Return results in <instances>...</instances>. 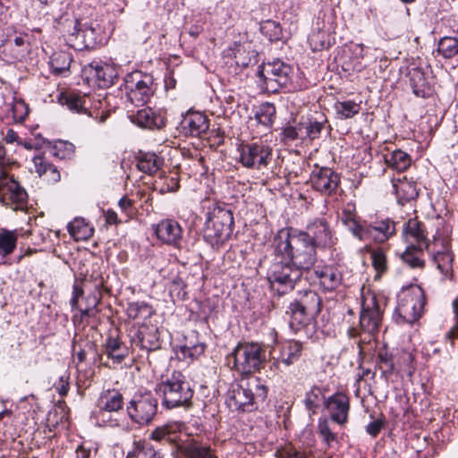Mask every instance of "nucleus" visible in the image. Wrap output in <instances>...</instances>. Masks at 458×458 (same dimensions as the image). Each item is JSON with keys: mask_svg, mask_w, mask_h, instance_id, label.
I'll return each instance as SVG.
<instances>
[{"mask_svg": "<svg viewBox=\"0 0 458 458\" xmlns=\"http://www.w3.org/2000/svg\"><path fill=\"white\" fill-rule=\"evenodd\" d=\"M410 85L412 92L417 97L426 98L428 93V86L424 72L421 69L413 67L409 70Z\"/></svg>", "mask_w": 458, "mask_h": 458, "instance_id": "obj_37", "label": "nucleus"}, {"mask_svg": "<svg viewBox=\"0 0 458 458\" xmlns=\"http://www.w3.org/2000/svg\"><path fill=\"white\" fill-rule=\"evenodd\" d=\"M74 151V146L67 141L59 140L55 143L52 148V154L58 158H66L70 157Z\"/></svg>", "mask_w": 458, "mask_h": 458, "instance_id": "obj_54", "label": "nucleus"}, {"mask_svg": "<svg viewBox=\"0 0 458 458\" xmlns=\"http://www.w3.org/2000/svg\"><path fill=\"white\" fill-rule=\"evenodd\" d=\"M12 115L16 123H22L29 114V106L21 98H14L11 107Z\"/></svg>", "mask_w": 458, "mask_h": 458, "instance_id": "obj_53", "label": "nucleus"}, {"mask_svg": "<svg viewBox=\"0 0 458 458\" xmlns=\"http://www.w3.org/2000/svg\"><path fill=\"white\" fill-rule=\"evenodd\" d=\"M259 123L270 127L276 118V106L269 102L262 103L255 113Z\"/></svg>", "mask_w": 458, "mask_h": 458, "instance_id": "obj_47", "label": "nucleus"}, {"mask_svg": "<svg viewBox=\"0 0 458 458\" xmlns=\"http://www.w3.org/2000/svg\"><path fill=\"white\" fill-rule=\"evenodd\" d=\"M419 195V190L417 189L416 183L412 181H407L406 177L403 178V202L412 201L417 199Z\"/></svg>", "mask_w": 458, "mask_h": 458, "instance_id": "obj_55", "label": "nucleus"}, {"mask_svg": "<svg viewBox=\"0 0 458 458\" xmlns=\"http://www.w3.org/2000/svg\"><path fill=\"white\" fill-rule=\"evenodd\" d=\"M442 249V250H437L433 255V261L436 263L438 270L445 277H449L452 276L454 257L446 247H443Z\"/></svg>", "mask_w": 458, "mask_h": 458, "instance_id": "obj_43", "label": "nucleus"}, {"mask_svg": "<svg viewBox=\"0 0 458 458\" xmlns=\"http://www.w3.org/2000/svg\"><path fill=\"white\" fill-rule=\"evenodd\" d=\"M250 384V387L255 388L254 398L260 399L264 401L267 395V387L262 384L260 378L255 377L252 381L248 382Z\"/></svg>", "mask_w": 458, "mask_h": 458, "instance_id": "obj_59", "label": "nucleus"}, {"mask_svg": "<svg viewBox=\"0 0 458 458\" xmlns=\"http://www.w3.org/2000/svg\"><path fill=\"white\" fill-rule=\"evenodd\" d=\"M286 313L290 316V326L296 329L307 325L316 317L314 314L308 313V310L306 311V310L295 301H293L289 304Z\"/></svg>", "mask_w": 458, "mask_h": 458, "instance_id": "obj_33", "label": "nucleus"}, {"mask_svg": "<svg viewBox=\"0 0 458 458\" xmlns=\"http://www.w3.org/2000/svg\"><path fill=\"white\" fill-rule=\"evenodd\" d=\"M259 30L270 41H279L284 36L282 25L274 20L262 21Z\"/></svg>", "mask_w": 458, "mask_h": 458, "instance_id": "obj_46", "label": "nucleus"}, {"mask_svg": "<svg viewBox=\"0 0 458 458\" xmlns=\"http://www.w3.org/2000/svg\"><path fill=\"white\" fill-rule=\"evenodd\" d=\"M342 220L354 237L360 241H368V225L360 224L351 214H344Z\"/></svg>", "mask_w": 458, "mask_h": 458, "instance_id": "obj_49", "label": "nucleus"}, {"mask_svg": "<svg viewBox=\"0 0 458 458\" xmlns=\"http://www.w3.org/2000/svg\"><path fill=\"white\" fill-rule=\"evenodd\" d=\"M126 458H165V454L146 441L134 442Z\"/></svg>", "mask_w": 458, "mask_h": 458, "instance_id": "obj_36", "label": "nucleus"}, {"mask_svg": "<svg viewBox=\"0 0 458 458\" xmlns=\"http://www.w3.org/2000/svg\"><path fill=\"white\" fill-rule=\"evenodd\" d=\"M89 300L92 301V306L86 307L85 309L80 310L81 318H83L85 317L94 318L99 311L98 309V305L99 303V298L97 295L93 294V295L89 296Z\"/></svg>", "mask_w": 458, "mask_h": 458, "instance_id": "obj_60", "label": "nucleus"}, {"mask_svg": "<svg viewBox=\"0 0 458 458\" xmlns=\"http://www.w3.org/2000/svg\"><path fill=\"white\" fill-rule=\"evenodd\" d=\"M163 163V158L156 153H142L138 158L137 167L145 174H153L161 168Z\"/></svg>", "mask_w": 458, "mask_h": 458, "instance_id": "obj_38", "label": "nucleus"}, {"mask_svg": "<svg viewBox=\"0 0 458 458\" xmlns=\"http://www.w3.org/2000/svg\"><path fill=\"white\" fill-rule=\"evenodd\" d=\"M123 396L117 389H107L100 394L98 406L100 410L113 412L123 407Z\"/></svg>", "mask_w": 458, "mask_h": 458, "instance_id": "obj_30", "label": "nucleus"}, {"mask_svg": "<svg viewBox=\"0 0 458 458\" xmlns=\"http://www.w3.org/2000/svg\"><path fill=\"white\" fill-rule=\"evenodd\" d=\"M105 353L109 359H112L114 363H121L128 355V348L119 339L108 337L105 344Z\"/></svg>", "mask_w": 458, "mask_h": 458, "instance_id": "obj_35", "label": "nucleus"}, {"mask_svg": "<svg viewBox=\"0 0 458 458\" xmlns=\"http://www.w3.org/2000/svg\"><path fill=\"white\" fill-rule=\"evenodd\" d=\"M240 162L247 168L261 169L266 167L272 156L270 147L262 143L243 144L240 147Z\"/></svg>", "mask_w": 458, "mask_h": 458, "instance_id": "obj_14", "label": "nucleus"}, {"mask_svg": "<svg viewBox=\"0 0 458 458\" xmlns=\"http://www.w3.org/2000/svg\"><path fill=\"white\" fill-rule=\"evenodd\" d=\"M118 206L122 212L125 215L126 219L131 217L133 215V202L131 199L123 196L118 201Z\"/></svg>", "mask_w": 458, "mask_h": 458, "instance_id": "obj_62", "label": "nucleus"}, {"mask_svg": "<svg viewBox=\"0 0 458 458\" xmlns=\"http://www.w3.org/2000/svg\"><path fill=\"white\" fill-rule=\"evenodd\" d=\"M70 235L75 241H86L93 235L94 229L83 218L76 217L67 225Z\"/></svg>", "mask_w": 458, "mask_h": 458, "instance_id": "obj_39", "label": "nucleus"}, {"mask_svg": "<svg viewBox=\"0 0 458 458\" xmlns=\"http://www.w3.org/2000/svg\"><path fill=\"white\" fill-rule=\"evenodd\" d=\"M118 67L111 60H93L85 68L84 72L94 78L100 87H109L118 77Z\"/></svg>", "mask_w": 458, "mask_h": 458, "instance_id": "obj_17", "label": "nucleus"}, {"mask_svg": "<svg viewBox=\"0 0 458 458\" xmlns=\"http://www.w3.org/2000/svg\"><path fill=\"white\" fill-rule=\"evenodd\" d=\"M377 367L386 380L394 381L399 377V369L394 356L387 351H380L377 355Z\"/></svg>", "mask_w": 458, "mask_h": 458, "instance_id": "obj_31", "label": "nucleus"}, {"mask_svg": "<svg viewBox=\"0 0 458 458\" xmlns=\"http://www.w3.org/2000/svg\"><path fill=\"white\" fill-rule=\"evenodd\" d=\"M318 432L327 447H332L336 443V434L329 427V422L327 419H319Z\"/></svg>", "mask_w": 458, "mask_h": 458, "instance_id": "obj_52", "label": "nucleus"}, {"mask_svg": "<svg viewBox=\"0 0 458 458\" xmlns=\"http://www.w3.org/2000/svg\"><path fill=\"white\" fill-rule=\"evenodd\" d=\"M233 225L230 209L217 205L208 208L204 228L205 240L215 248H219L229 238Z\"/></svg>", "mask_w": 458, "mask_h": 458, "instance_id": "obj_4", "label": "nucleus"}, {"mask_svg": "<svg viewBox=\"0 0 458 458\" xmlns=\"http://www.w3.org/2000/svg\"><path fill=\"white\" fill-rule=\"evenodd\" d=\"M335 110L340 119H349L359 114L360 106L352 100L337 101Z\"/></svg>", "mask_w": 458, "mask_h": 458, "instance_id": "obj_48", "label": "nucleus"}, {"mask_svg": "<svg viewBox=\"0 0 458 458\" xmlns=\"http://www.w3.org/2000/svg\"><path fill=\"white\" fill-rule=\"evenodd\" d=\"M73 23V31L71 33L72 37L76 39H81V44H78L76 48L81 49H95L103 46L106 40V35L102 27L96 23H85L83 27L78 20L72 21Z\"/></svg>", "mask_w": 458, "mask_h": 458, "instance_id": "obj_13", "label": "nucleus"}, {"mask_svg": "<svg viewBox=\"0 0 458 458\" xmlns=\"http://www.w3.org/2000/svg\"><path fill=\"white\" fill-rule=\"evenodd\" d=\"M267 276L271 289L283 295L294 288L302 276V271L285 259H276L275 255V260L270 265Z\"/></svg>", "mask_w": 458, "mask_h": 458, "instance_id": "obj_6", "label": "nucleus"}, {"mask_svg": "<svg viewBox=\"0 0 458 458\" xmlns=\"http://www.w3.org/2000/svg\"><path fill=\"white\" fill-rule=\"evenodd\" d=\"M130 419L140 425L152 421L157 411V400L150 393L134 395L126 407Z\"/></svg>", "mask_w": 458, "mask_h": 458, "instance_id": "obj_10", "label": "nucleus"}, {"mask_svg": "<svg viewBox=\"0 0 458 458\" xmlns=\"http://www.w3.org/2000/svg\"><path fill=\"white\" fill-rule=\"evenodd\" d=\"M395 233V225L390 219L376 221L368 225V241L383 242Z\"/></svg>", "mask_w": 458, "mask_h": 458, "instance_id": "obj_28", "label": "nucleus"}, {"mask_svg": "<svg viewBox=\"0 0 458 458\" xmlns=\"http://www.w3.org/2000/svg\"><path fill=\"white\" fill-rule=\"evenodd\" d=\"M294 75V67L282 61V59H272L259 65L258 76L264 81L267 88L269 87L273 91L276 90V86H286Z\"/></svg>", "mask_w": 458, "mask_h": 458, "instance_id": "obj_8", "label": "nucleus"}, {"mask_svg": "<svg viewBox=\"0 0 458 458\" xmlns=\"http://www.w3.org/2000/svg\"><path fill=\"white\" fill-rule=\"evenodd\" d=\"M327 387L313 385L305 393L303 403L310 415L317 414L322 405H326Z\"/></svg>", "mask_w": 458, "mask_h": 458, "instance_id": "obj_26", "label": "nucleus"}, {"mask_svg": "<svg viewBox=\"0 0 458 458\" xmlns=\"http://www.w3.org/2000/svg\"><path fill=\"white\" fill-rule=\"evenodd\" d=\"M157 392L162 397L163 406L167 409L190 406L194 393L186 377L179 371H173L162 378L157 386Z\"/></svg>", "mask_w": 458, "mask_h": 458, "instance_id": "obj_2", "label": "nucleus"}, {"mask_svg": "<svg viewBox=\"0 0 458 458\" xmlns=\"http://www.w3.org/2000/svg\"><path fill=\"white\" fill-rule=\"evenodd\" d=\"M278 348L279 355L277 360L288 367L300 360L303 346L299 341L290 340L281 343Z\"/></svg>", "mask_w": 458, "mask_h": 458, "instance_id": "obj_27", "label": "nucleus"}, {"mask_svg": "<svg viewBox=\"0 0 458 458\" xmlns=\"http://www.w3.org/2000/svg\"><path fill=\"white\" fill-rule=\"evenodd\" d=\"M72 59H50L48 64L52 72L56 75L69 71Z\"/></svg>", "mask_w": 458, "mask_h": 458, "instance_id": "obj_58", "label": "nucleus"}, {"mask_svg": "<svg viewBox=\"0 0 458 458\" xmlns=\"http://www.w3.org/2000/svg\"><path fill=\"white\" fill-rule=\"evenodd\" d=\"M315 273L319 284L327 291L336 289L342 282V274L336 267L325 266L318 267Z\"/></svg>", "mask_w": 458, "mask_h": 458, "instance_id": "obj_29", "label": "nucleus"}, {"mask_svg": "<svg viewBox=\"0 0 458 458\" xmlns=\"http://www.w3.org/2000/svg\"><path fill=\"white\" fill-rule=\"evenodd\" d=\"M310 181L315 191L331 195L340 184V175L329 167L316 165L311 172Z\"/></svg>", "mask_w": 458, "mask_h": 458, "instance_id": "obj_15", "label": "nucleus"}, {"mask_svg": "<svg viewBox=\"0 0 458 458\" xmlns=\"http://www.w3.org/2000/svg\"><path fill=\"white\" fill-rule=\"evenodd\" d=\"M425 295L422 288L418 284H410L403 287V321L413 323L417 321L424 311Z\"/></svg>", "mask_w": 458, "mask_h": 458, "instance_id": "obj_12", "label": "nucleus"}, {"mask_svg": "<svg viewBox=\"0 0 458 458\" xmlns=\"http://www.w3.org/2000/svg\"><path fill=\"white\" fill-rule=\"evenodd\" d=\"M196 338V335L192 333L186 337V343L180 347V352L183 359L194 360L204 352L206 345Z\"/></svg>", "mask_w": 458, "mask_h": 458, "instance_id": "obj_41", "label": "nucleus"}, {"mask_svg": "<svg viewBox=\"0 0 458 458\" xmlns=\"http://www.w3.org/2000/svg\"><path fill=\"white\" fill-rule=\"evenodd\" d=\"M129 117L131 123L141 128L153 130L160 129L165 125V117L150 107L140 109L135 114H130Z\"/></svg>", "mask_w": 458, "mask_h": 458, "instance_id": "obj_22", "label": "nucleus"}, {"mask_svg": "<svg viewBox=\"0 0 458 458\" xmlns=\"http://www.w3.org/2000/svg\"><path fill=\"white\" fill-rule=\"evenodd\" d=\"M154 313L155 310L153 307L144 301L131 302L127 308L128 317L134 320H143V322H145Z\"/></svg>", "mask_w": 458, "mask_h": 458, "instance_id": "obj_44", "label": "nucleus"}, {"mask_svg": "<svg viewBox=\"0 0 458 458\" xmlns=\"http://www.w3.org/2000/svg\"><path fill=\"white\" fill-rule=\"evenodd\" d=\"M57 101L61 106H66L72 113L88 114L90 115L87 107L88 97L86 95H81L72 90H64L59 93Z\"/></svg>", "mask_w": 458, "mask_h": 458, "instance_id": "obj_23", "label": "nucleus"}, {"mask_svg": "<svg viewBox=\"0 0 458 458\" xmlns=\"http://www.w3.org/2000/svg\"><path fill=\"white\" fill-rule=\"evenodd\" d=\"M96 454L97 449L86 447L84 445H81L75 450V458H93Z\"/></svg>", "mask_w": 458, "mask_h": 458, "instance_id": "obj_64", "label": "nucleus"}, {"mask_svg": "<svg viewBox=\"0 0 458 458\" xmlns=\"http://www.w3.org/2000/svg\"><path fill=\"white\" fill-rule=\"evenodd\" d=\"M179 425L168 423L157 427L150 434V438L156 441L175 443L179 437Z\"/></svg>", "mask_w": 458, "mask_h": 458, "instance_id": "obj_40", "label": "nucleus"}, {"mask_svg": "<svg viewBox=\"0 0 458 458\" xmlns=\"http://www.w3.org/2000/svg\"><path fill=\"white\" fill-rule=\"evenodd\" d=\"M177 458H218V456L210 445L191 441L187 445H178Z\"/></svg>", "mask_w": 458, "mask_h": 458, "instance_id": "obj_25", "label": "nucleus"}, {"mask_svg": "<svg viewBox=\"0 0 458 458\" xmlns=\"http://www.w3.org/2000/svg\"><path fill=\"white\" fill-rule=\"evenodd\" d=\"M324 128V121L317 119H307V121L300 123L301 139H310L313 140L318 139Z\"/></svg>", "mask_w": 458, "mask_h": 458, "instance_id": "obj_45", "label": "nucleus"}, {"mask_svg": "<svg viewBox=\"0 0 458 458\" xmlns=\"http://www.w3.org/2000/svg\"><path fill=\"white\" fill-rule=\"evenodd\" d=\"M325 408L327 410L330 419L339 425H344L348 420L350 401L348 396L336 392L327 397Z\"/></svg>", "mask_w": 458, "mask_h": 458, "instance_id": "obj_20", "label": "nucleus"}, {"mask_svg": "<svg viewBox=\"0 0 458 458\" xmlns=\"http://www.w3.org/2000/svg\"><path fill=\"white\" fill-rule=\"evenodd\" d=\"M152 77L134 72L126 79L127 98L135 106H144L153 96Z\"/></svg>", "mask_w": 458, "mask_h": 458, "instance_id": "obj_11", "label": "nucleus"}, {"mask_svg": "<svg viewBox=\"0 0 458 458\" xmlns=\"http://www.w3.org/2000/svg\"><path fill=\"white\" fill-rule=\"evenodd\" d=\"M33 164L35 166L36 173L40 177H43L48 182H57L61 179V174L56 166L48 163L45 157L41 156H36L33 157Z\"/></svg>", "mask_w": 458, "mask_h": 458, "instance_id": "obj_32", "label": "nucleus"}, {"mask_svg": "<svg viewBox=\"0 0 458 458\" xmlns=\"http://www.w3.org/2000/svg\"><path fill=\"white\" fill-rule=\"evenodd\" d=\"M299 302V305L304 308L308 313L317 316L321 310V299L318 293L312 290L300 292L293 300Z\"/></svg>", "mask_w": 458, "mask_h": 458, "instance_id": "obj_34", "label": "nucleus"}, {"mask_svg": "<svg viewBox=\"0 0 458 458\" xmlns=\"http://www.w3.org/2000/svg\"><path fill=\"white\" fill-rule=\"evenodd\" d=\"M437 51L443 57L458 55V38L455 37H444L438 42Z\"/></svg>", "mask_w": 458, "mask_h": 458, "instance_id": "obj_51", "label": "nucleus"}, {"mask_svg": "<svg viewBox=\"0 0 458 458\" xmlns=\"http://www.w3.org/2000/svg\"><path fill=\"white\" fill-rule=\"evenodd\" d=\"M254 392L250 384L233 385L227 393L226 404L231 410L250 411L253 407Z\"/></svg>", "mask_w": 458, "mask_h": 458, "instance_id": "obj_19", "label": "nucleus"}, {"mask_svg": "<svg viewBox=\"0 0 458 458\" xmlns=\"http://www.w3.org/2000/svg\"><path fill=\"white\" fill-rule=\"evenodd\" d=\"M245 51V45L233 42L232 47H229L226 50L224 51V57H237V55H242Z\"/></svg>", "mask_w": 458, "mask_h": 458, "instance_id": "obj_63", "label": "nucleus"}, {"mask_svg": "<svg viewBox=\"0 0 458 458\" xmlns=\"http://www.w3.org/2000/svg\"><path fill=\"white\" fill-rule=\"evenodd\" d=\"M276 458H307V454L303 451L296 449L292 445H287L276 453Z\"/></svg>", "mask_w": 458, "mask_h": 458, "instance_id": "obj_56", "label": "nucleus"}, {"mask_svg": "<svg viewBox=\"0 0 458 458\" xmlns=\"http://www.w3.org/2000/svg\"><path fill=\"white\" fill-rule=\"evenodd\" d=\"M130 338L132 344L147 352L160 348L158 328L153 324L142 322L137 328L130 331Z\"/></svg>", "mask_w": 458, "mask_h": 458, "instance_id": "obj_16", "label": "nucleus"}, {"mask_svg": "<svg viewBox=\"0 0 458 458\" xmlns=\"http://www.w3.org/2000/svg\"><path fill=\"white\" fill-rule=\"evenodd\" d=\"M342 220L354 237L360 241H368V225L360 224L351 214H344Z\"/></svg>", "mask_w": 458, "mask_h": 458, "instance_id": "obj_50", "label": "nucleus"}, {"mask_svg": "<svg viewBox=\"0 0 458 458\" xmlns=\"http://www.w3.org/2000/svg\"><path fill=\"white\" fill-rule=\"evenodd\" d=\"M301 233L306 234L310 239L314 248H330L336 242V238L334 236L328 223L324 218H318L310 224L305 232Z\"/></svg>", "mask_w": 458, "mask_h": 458, "instance_id": "obj_18", "label": "nucleus"}, {"mask_svg": "<svg viewBox=\"0 0 458 458\" xmlns=\"http://www.w3.org/2000/svg\"><path fill=\"white\" fill-rule=\"evenodd\" d=\"M155 233L162 242L178 247L182 239V229L174 219H163L155 227Z\"/></svg>", "mask_w": 458, "mask_h": 458, "instance_id": "obj_21", "label": "nucleus"}, {"mask_svg": "<svg viewBox=\"0 0 458 458\" xmlns=\"http://www.w3.org/2000/svg\"><path fill=\"white\" fill-rule=\"evenodd\" d=\"M228 363L241 375L259 370L266 361V350L258 343H239L227 356Z\"/></svg>", "mask_w": 458, "mask_h": 458, "instance_id": "obj_5", "label": "nucleus"}, {"mask_svg": "<svg viewBox=\"0 0 458 458\" xmlns=\"http://www.w3.org/2000/svg\"><path fill=\"white\" fill-rule=\"evenodd\" d=\"M276 259H285L301 269H310L317 261V251L310 239L301 232L281 230L275 237Z\"/></svg>", "mask_w": 458, "mask_h": 458, "instance_id": "obj_1", "label": "nucleus"}, {"mask_svg": "<svg viewBox=\"0 0 458 458\" xmlns=\"http://www.w3.org/2000/svg\"><path fill=\"white\" fill-rule=\"evenodd\" d=\"M372 265L374 268L378 272H384L386 268V257L381 251H374L371 254Z\"/></svg>", "mask_w": 458, "mask_h": 458, "instance_id": "obj_61", "label": "nucleus"}, {"mask_svg": "<svg viewBox=\"0 0 458 458\" xmlns=\"http://www.w3.org/2000/svg\"><path fill=\"white\" fill-rule=\"evenodd\" d=\"M453 310L454 325L445 334V339L448 340L452 345H454V341L458 338V297L453 301Z\"/></svg>", "mask_w": 458, "mask_h": 458, "instance_id": "obj_57", "label": "nucleus"}, {"mask_svg": "<svg viewBox=\"0 0 458 458\" xmlns=\"http://www.w3.org/2000/svg\"><path fill=\"white\" fill-rule=\"evenodd\" d=\"M0 201L13 210H22L28 202V193L14 178L0 173Z\"/></svg>", "mask_w": 458, "mask_h": 458, "instance_id": "obj_9", "label": "nucleus"}, {"mask_svg": "<svg viewBox=\"0 0 458 458\" xmlns=\"http://www.w3.org/2000/svg\"><path fill=\"white\" fill-rule=\"evenodd\" d=\"M360 315L359 327L348 329V335L352 338L359 337L358 346L362 352V344H369L374 339L381 322V313L374 295L364 296Z\"/></svg>", "mask_w": 458, "mask_h": 458, "instance_id": "obj_3", "label": "nucleus"}, {"mask_svg": "<svg viewBox=\"0 0 458 458\" xmlns=\"http://www.w3.org/2000/svg\"><path fill=\"white\" fill-rule=\"evenodd\" d=\"M403 233L406 242L409 241V238H411L414 240V242H411L406 246L405 251L403 252V261L411 268H422L425 265L423 257L424 248L427 247V244L421 224L416 217H410L406 223Z\"/></svg>", "mask_w": 458, "mask_h": 458, "instance_id": "obj_7", "label": "nucleus"}, {"mask_svg": "<svg viewBox=\"0 0 458 458\" xmlns=\"http://www.w3.org/2000/svg\"><path fill=\"white\" fill-rule=\"evenodd\" d=\"M18 233L15 230L0 229V256L2 258L11 255L16 248Z\"/></svg>", "mask_w": 458, "mask_h": 458, "instance_id": "obj_42", "label": "nucleus"}, {"mask_svg": "<svg viewBox=\"0 0 458 458\" xmlns=\"http://www.w3.org/2000/svg\"><path fill=\"white\" fill-rule=\"evenodd\" d=\"M208 126L207 116L200 112H190L182 120V127L184 132L195 137L205 133Z\"/></svg>", "mask_w": 458, "mask_h": 458, "instance_id": "obj_24", "label": "nucleus"}]
</instances>
